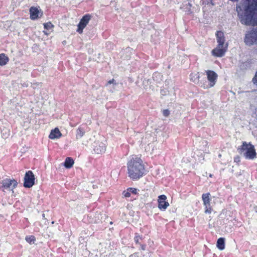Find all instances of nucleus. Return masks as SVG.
<instances>
[{
    "label": "nucleus",
    "instance_id": "1",
    "mask_svg": "<svg viewBox=\"0 0 257 257\" xmlns=\"http://www.w3.org/2000/svg\"><path fill=\"white\" fill-rule=\"evenodd\" d=\"M128 176L133 180H137L146 173L142 160L136 156L133 157L127 163Z\"/></svg>",
    "mask_w": 257,
    "mask_h": 257
},
{
    "label": "nucleus",
    "instance_id": "2",
    "mask_svg": "<svg viewBox=\"0 0 257 257\" xmlns=\"http://www.w3.org/2000/svg\"><path fill=\"white\" fill-rule=\"evenodd\" d=\"M217 45L212 51V54L213 56L221 57L224 55L228 48L227 43H225V38L224 34L223 32L218 31L215 33Z\"/></svg>",
    "mask_w": 257,
    "mask_h": 257
},
{
    "label": "nucleus",
    "instance_id": "3",
    "mask_svg": "<svg viewBox=\"0 0 257 257\" xmlns=\"http://www.w3.org/2000/svg\"><path fill=\"white\" fill-rule=\"evenodd\" d=\"M239 153L242 154L243 156L247 159L252 160L256 157V152L254 146L250 143H246L244 142L238 149Z\"/></svg>",
    "mask_w": 257,
    "mask_h": 257
},
{
    "label": "nucleus",
    "instance_id": "4",
    "mask_svg": "<svg viewBox=\"0 0 257 257\" xmlns=\"http://www.w3.org/2000/svg\"><path fill=\"white\" fill-rule=\"evenodd\" d=\"M181 9L187 14L197 13L199 11V7L198 6H193L192 2L189 0L183 2L181 6Z\"/></svg>",
    "mask_w": 257,
    "mask_h": 257
},
{
    "label": "nucleus",
    "instance_id": "5",
    "mask_svg": "<svg viewBox=\"0 0 257 257\" xmlns=\"http://www.w3.org/2000/svg\"><path fill=\"white\" fill-rule=\"evenodd\" d=\"M207 79L209 82V84L205 86V85H201L204 89L213 87L216 81L217 78V74L212 70L206 71Z\"/></svg>",
    "mask_w": 257,
    "mask_h": 257
},
{
    "label": "nucleus",
    "instance_id": "6",
    "mask_svg": "<svg viewBox=\"0 0 257 257\" xmlns=\"http://www.w3.org/2000/svg\"><path fill=\"white\" fill-rule=\"evenodd\" d=\"M35 177L33 172L29 171L26 172L24 178V186L26 188H30L34 184Z\"/></svg>",
    "mask_w": 257,
    "mask_h": 257
},
{
    "label": "nucleus",
    "instance_id": "7",
    "mask_svg": "<svg viewBox=\"0 0 257 257\" xmlns=\"http://www.w3.org/2000/svg\"><path fill=\"white\" fill-rule=\"evenodd\" d=\"M91 18V16L89 14H86L82 17L77 26L78 29L77 30V32L78 33L81 34L83 32V30L88 24Z\"/></svg>",
    "mask_w": 257,
    "mask_h": 257
},
{
    "label": "nucleus",
    "instance_id": "8",
    "mask_svg": "<svg viewBox=\"0 0 257 257\" xmlns=\"http://www.w3.org/2000/svg\"><path fill=\"white\" fill-rule=\"evenodd\" d=\"M210 194L209 193L203 194L202 195V199L203 202V205L205 206V213H211L212 212V208L210 205Z\"/></svg>",
    "mask_w": 257,
    "mask_h": 257
},
{
    "label": "nucleus",
    "instance_id": "9",
    "mask_svg": "<svg viewBox=\"0 0 257 257\" xmlns=\"http://www.w3.org/2000/svg\"><path fill=\"white\" fill-rule=\"evenodd\" d=\"M106 150V144L105 143L96 141L93 144V151L97 154H101L105 152Z\"/></svg>",
    "mask_w": 257,
    "mask_h": 257
},
{
    "label": "nucleus",
    "instance_id": "10",
    "mask_svg": "<svg viewBox=\"0 0 257 257\" xmlns=\"http://www.w3.org/2000/svg\"><path fill=\"white\" fill-rule=\"evenodd\" d=\"M167 197L165 195H161L158 197V207L161 211H165L169 206L168 202L166 201Z\"/></svg>",
    "mask_w": 257,
    "mask_h": 257
},
{
    "label": "nucleus",
    "instance_id": "11",
    "mask_svg": "<svg viewBox=\"0 0 257 257\" xmlns=\"http://www.w3.org/2000/svg\"><path fill=\"white\" fill-rule=\"evenodd\" d=\"M17 185V182L15 180L6 179L3 180L2 187L5 189L13 190Z\"/></svg>",
    "mask_w": 257,
    "mask_h": 257
},
{
    "label": "nucleus",
    "instance_id": "12",
    "mask_svg": "<svg viewBox=\"0 0 257 257\" xmlns=\"http://www.w3.org/2000/svg\"><path fill=\"white\" fill-rule=\"evenodd\" d=\"M30 18L32 20H35L42 15V12L38 8L32 7L30 9Z\"/></svg>",
    "mask_w": 257,
    "mask_h": 257
},
{
    "label": "nucleus",
    "instance_id": "13",
    "mask_svg": "<svg viewBox=\"0 0 257 257\" xmlns=\"http://www.w3.org/2000/svg\"><path fill=\"white\" fill-rule=\"evenodd\" d=\"M62 134L58 128L52 130L49 135V138L51 139H55L60 138Z\"/></svg>",
    "mask_w": 257,
    "mask_h": 257
},
{
    "label": "nucleus",
    "instance_id": "14",
    "mask_svg": "<svg viewBox=\"0 0 257 257\" xmlns=\"http://www.w3.org/2000/svg\"><path fill=\"white\" fill-rule=\"evenodd\" d=\"M74 160L70 157H67L66 158L64 162V166L66 168H71L74 164Z\"/></svg>",
    "mask_w": 257,
    "mask_h": 257
},
{
    "label": "nucleus",
    "instance_id": "15",
    "mask_svg": "<svg viewBox=\"0 0 257 257\" xmlns=\"http://www.w3.org/2000/svg\"><path fill=\"white\" fill-rule=\"evenodd\" d=\"M217 247L220 250H223L225 248V239L224 238L220 237L217 241Z\"/></svg>",
    "mask_w": 257,
    "mask_h": 257
},
{
    "label": "nucleus",
    "instance_id": "16",
    "mask_svg": "<svg viewBox=\"0 0 257 257\" xmlns=\"http://www.w3.org/2000/svg\"><path fill=\"white\" fill-rule=\"evenodd\" d=\"M9 61V58L4 54H0V65H6Z\"/></svg>",
    "mask_w": 257,
    "mask_h": 257
},
{
    "label": "nucleus",
    "instance_id": "17",
    "mask_svg": "<svg viewBox=\"0 0 257 257\" xmlns=\"http://www.w3.org/2000/svg\"><path fill=\"white\" fill-rule=\"evenodd\" d=\"M85 132L84 128L79 127L76 131V139H79L81 138L84 135Z\"/></svg>",
    "mask_w": 257,
    "mask_h": 257
},
{
    "label": "nucleus",
    "instance_id": "18",
    "mask_svg": "<svg viewBox=\"0 0 257 257\" xmlns=\"http://www.w3.org/2000/svg\"><path fill=\"white\" fill-rule=\"evenodd\" d=\"M26 240L29 243H34L35 240V237L34 236H27L26 237Z\"/></svg>",
    "mask_w": 257,
    "mask_h": 257
},
{
    "label": "nucleus",
    "instance_id": "19",
    "mask_svg": "<svg viewBox=\"0 0 257 257\" xmlns=\"http://www.w3.org/2000/svg\"><path fill=\"white\" fill-rule=\"evenodd\" d=\"M190 80L194 82H196L197 81H198V78H199V76L197 75V74H191L190 75Z\"/></svg>",
    "mask_w": 257,
    "mask_h": 257
},
{
    "label": "nucleus",
    "instance_id": "20",
    "mask_svg": "<svg viewBox=\"0 0 257 257\" xmlns=\"http://www.w3.org/2000/svg\"><path fill=\"white\" fill-rule=\"evenodd\" d=\"M44 28L47 30H50L53 27V25L50 22L44 24Z\"/></svg>",
    "mask_w": 257,
    "mask_h": 257
},
{
    "label": "nucleus",
    "instance_id": "21",
    "mask_svg": "<svg viewBox=\"0 0 257 257\" xmlns=\"http://www.w3.org/2000/svg\"><path fill=\"white\" fill-rule=\"evenodd\" d=\"M142 239V237L139 235V234L136 233L135 236L134 238L135 241L137 244H141V243L140 242V240Z\"/></svg>",
    "mask_w": 257,
    "mask_h": 257
},
{
    "label": "nucleus",
    "instance_id": "22",
    "mask_svg": "<svg viewBox=\"0 0 257 257\" xmlns=\"http://www.w3.org/2000/svg\"><path fill=\"white\" fill-rule=\"evenodd\" d=\"M128 190L131 193V194H137V189L135 188H128Z\"/></svg>",
    "mask_w": 257,
    "mask_h": 257
},
{
    "label": "nucleus",
    "instance_id": "23",
    "mask_svg": "<svg viewBox=\"0 0 257 257\" xmlns=\"http://www.w3.org/2000/svg\"><path fill=\"white\" fill-rule=\"evenodd\" d=\"M122 195H123V196L125 198H127V197H129L131 196V193L130 192V191H128V189L125 190V191H124L122 193Z\"/></svg>",
    "mask_w": 257,
    "mask_h": 257
},
{
    "label": "nucleus",
    "instance_id": "24",
    "mask_svg": "<svg viewBox=\"0 0 257 257\" xmlns=\"http://www.w3.org/2000/svg\"><path fill=\"white\" fill-rule=\"evenodd\" d=\"M252 83L257 86V71L256 72L254 76L252 79Z\"/></svg>",
    "mask_w": 257,
    "mask_h": 257
},
{
    "label": "nucleus",
    "instance_id": "25",
    "mask_svg": "<svg viewBox=\"0 0 257 257\" xmlns=\"http://www.w3.org/2000/svg\"><path fill=\"white\" fill-rule=\"evenodd\" d=\"M163 114L164 116L167 117L170 114V111L168 109H164L163 110Z\"/></svg>",
    "mask_w": 257,
    "mask_h": 257
},
{
    "label": "nucleus",
    "instance_id": "26",
    "mask_svg": "<svg viewBox=\"0 0 257 257\" xmlns=\"http://www.w3.org/2000/svg\"><path fill=\"white\" fill-rule=\"evenodd\" d=\"M111 84H112L113 86L116 84V83L115 82V81L113 79L108 81V82L106 84V86L108 87L109 85Z\"/></svg>",
    "mask_w": 257,
    "mask_h": 257
},
{
    "label": "nucleus",
    "instance_id": "27",
    "mask_svg": "<svg viewBox=\"0 0 257 257\" xmlns=\"http://www.w3.org/2000/svg\"><path fill=\"white\" fill-rule=\"evenodd\" d=\"M156 75L159 76V77H161V74L160 73H155V74H154V75H153V78H155Z\"/></svg>",
    "mask_w": 257,
    "mask_h": 257
},
{
    "label": "nucleus",
    "instance_id": "28",
    "mask_svg": "<svg viewBox=\"0 0 257 257\" xmlns=\"http://www.w3.org/2000/svg\"><path fill=\"white\" fill-rule=\"evenodd\" d=\"M141 248L142 250H145V248H146V245H142L141 244Z\"/></svg>",
    "mask_w": 257,
    "mask_h": 257
},
{
    "label": "nucleus",
    "instance_id": "29",
    "mask_svg": "<svg viewBox=\"0 0 257 257\" xmlns=\"http://www.w3.org/2000/svg\"><path fill=\"white\" fill-rule=\"evenodd\" d=\"M133 256H135V255H131V257H133Z\"/></svg>",
    "mask_w": 257,
    "mask_h": 257
},
{
    "label": "nucleus",
    "instance_id": "30",
    "mask_svg": "<svg viewBox=\"0 0 257 257\" xmlns=\"http://www.w3.org/2000/svg\"><path fill=\"white\" fill-rule=\"evenodd\" d=\"M109 90L111 91V92H113L114 90L110 89V90Z\"/></svg>",
    "mask_w": 257,
    "mask_h": 257
},
{
    "label": "nucleus",
    "instance_id": "31",
    "mask_svg": "<svg viewBox=\"0 0 257 257\" xmlns=\"http://www.w3.org/2000/svg\"><path fill=\"white\" fill-rule=\"evenodd\" d=\"M237 161V159H235L234 161Z\"/></svg>",
    "mask_w": 257,
    "mask_h": 257
},
{
    "label": "nucleus",
    "instance_id": "32",
    "mask_svg": "<svg viewBox=\"0 0 257 257\" xmlns=\"http://www.w3.org/2000/svg\"><path fill=\"white\" fill-rule=\"evenodd\" d=\"M237 161V159H235L234 161Z\"/></svg>",
    "mask_w": 257,
    "mask_h": 257
},
{
    "label": "nucleus",
    "instance_id": "33",
    "mask_svg": "<svg viewBox=\"0 0 257 257\" xmlns=\"http://www.w3.org/2000/svg\"><path fill=\"white\" fill-rule=\"evenodd\" d=\"M209 176H210V177H212V175H211V174H210V175H209Z\"/></svg>",
    "mask_w": 257,
    "mask_h": 257
}]
</instances>
